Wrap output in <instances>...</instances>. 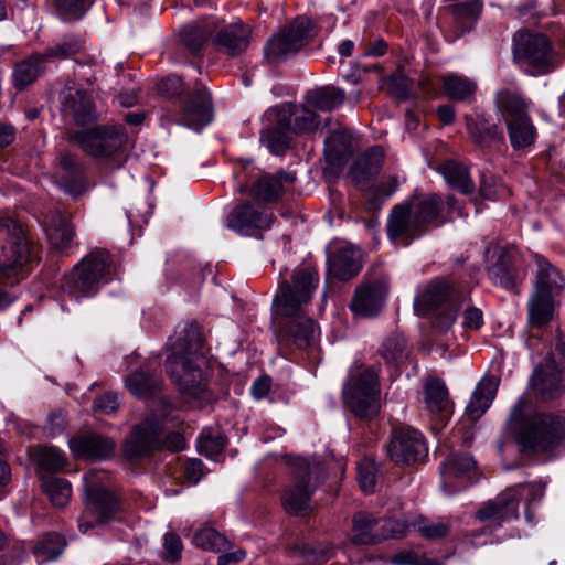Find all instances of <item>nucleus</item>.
Masks as SVG:
<instances>
[{
  "instance_id": "1",
  "label": "nucleus",
  "mask_w": 565,
  "mask_h": 565,
  "mask_svg": "<svg viewBox=\"0 0 565 565\" xmlns=\"http://www.w3.org/2000/svg\"><path fill=\"white\" fill-rule=\"evenodd\" d=\"M204 338L198 327L191 326L172 344V353L167 358L166 369L171 381L179 387L188 403H207L212 394L207 390L202 365Z\"/></svg>"
},
{
  "instance_id": "2",
  "label": "nucleus",
  "mask_w": 565,
  "mask_h": 565,
  "mask_svg": "<svg viewBox=\"0 0 565 565\" xmlns=\"http://www.w3.org/2000/svg\"><path fill=\"white\" fill-rule=\"evenodd\" d=\"M509 422L524 451L546 452L565 438V420L559 415L531 412L524 398H519L512 407Z\"/></svg>"
},
{
  "instance_id": "3",
  "label": "nucleus",
  "mask_w": 565,
  "mask_h": 565,
  "mask_svg": "<svg viewBox=\"0 0 565 565\" xmlns=\"http://www.w3.org/2000/svg\"><path fill=\"white\" fill-rule=\"evenodd\" d=\"M116 276L117 269L110 253L94 249L64 276L62 289L75 299L92 297L102 285L110 282Z\"/></svg>"
},
{
  "instance_id": "4",
  "label": "nucleus",
  "mask_w": 565,
  "mask_h": 565,
  "mask_svg": "<svg viewBox=\"0 0 565 565\" xmlns=\"http://www.w3.org/2000/svg\"><path fill=\"white\" fill-rule=\"evenodd\" d=\"M38 257V247L12 220L0 221V281L13 286L18 273Z\"/></svg>"
},
{
  "instance_id": "5",
  "label": "nucleus",
  "mask_w": 565,
  "mask_h": 565,
  "mask_svg": "<svg viewBox=\"0 0 565 565\" xmlns=\"http://www.w3.org/2000/svg\"><path fill=\"white\" fill-rule=\"evenodd\" d=\"M384 162V151L375 146L361 154L350 169V175L355 186L362 191H372V195L365 201V209L377 210L385 199L390 198L397 189V181L392 178L387 182L374 185L373 180L379 174Z\"/></svg>"
},
{
  "instance_id": "6",
  "label": "nucleus",
  "mask_w": 565,
  "mask_h": 565,
  "mask_svg": "<svg viewBox=\"0 0 565 565\" xmlns=\"http://www.w3.org/2000/svg\"><path fill=\"white\" fill-rule=\"evenodd\" d=\"M380 393L377 371L363 366L351 371L342 391L345 405L360 418H372L379 413Z\"/></svg>"
},
{
  "instance_id": "7",
  "label": "nucleus",
  "mask_w": 565,
  "mask_h": 565,
  "mask_svg": "<svg viewBox=\"0 0 565 565\" xmlns=\"http://www.w3.org/2000/svg\"><path fill=\"white\" fill-rule=\"evenodd\" d=\"M513 58L531 76L554 71L558 60L548 39L543 34L519 31L513 36Z\"/></svg>"
},
{
  "instance_id": "8",
  "label": "nucleus",
  "mask_w": 565,
  "mask_h": 565,
  "mask_svg": "<svg viewBox=\"0 0 565 565\" xmlns=\"http://www.w3.org/2000/svg\"><path fill=\"white\" fill-rule=\"evenodd\" d=\"M68 140L85 153L106 160L124 152L128 135L121 126H98L88 130H77L68 135Z\"/></svg>"
},
{
  "instance_id": "9",
  "label": "nucleus",
  "mask_w": 565,
  "mask_h": 565,
  "mask_svg": "<svg viewBox=\"0 0 565 565\" xmlns=\"http://www.w3.org/2000/svg\"><path fill=\"white\" fill-rule=\"evenodd\" d=\"M321 471L319 463L297 459L292 471V481L281 495V503L287 513L297 515L309 508L311 494L324 479Z\"/></svg>"
},
{
  "instance_id": "10",
  "label": "nucleus",
  "mask_w": 565,
  "mask_h": 565,
  "mask_svg": "<svg viewBox=\"0 0 565 565\" xmlns=\"http://www.w3.org/2000/svg\"><path fill=\"white\" fill-rule=\"evenodd\" d=\"M162 405L161 418L156 415L148 416L131 429L122 447L128 459L150 457L162 450V419L169 415V405L166 402Z\"/></svg>"
},
{
  "instance_id": "11",
  "label": "nucleus",
  "mask_w": 565,
  "mask_h": 565,
  "mask_svg": "<svg viewBox=\"0 0 565 565\" xmlns=\"http://www.w3.org/2000/svg\"><path fill=\"white\" fill-rule=\"evenodd\" d=\"M313 35L312 22L308 18L298 17L267 41L264 56L269 63L280 62L296 54Z\"/></svg>"
},
{
  "instance_id": "12",
  "label": "nucleus",
  "mask_w": 565,
  "mask_h": 565,
  "mask_svg": "<svg viewBox=\"0 0 565 565\" xmlns=\"http://www.w3.org/2000/svg\"><path fill=\"white\" fill-rule=\"evenodd\" d=\"M524 489L522 484L510 487L493 499L483 502L475 512L476 520L486 523L490 531H495L505 523L518 520Z\"/></svg>"
},
{
  "instance_id": "13",
  "label": "nucleus",
  "mask_w": 565,
  "mask_h": 565,
  "mask_svg": "<svg viewBox=\"0 0 565 565\" xmlns=\"http://www.w3.org/2000/svg\"><path fill=\"white\" fill-rule=\"evenodd\" d=\"M470 301V288L455 286L446 278L431 280L425 289L415 297L414 309L419 316L446 307L465 305Z\"/></svg>"
},
{
  "instance_id": "14",
  "label": "nucleus",
  "mask_w": 565,
  "mask_h": 565,
  "mask_svg": "<svg viewBox=\"0 0 565 565\" xmlns=\"http://www.w3.org/2000/svg\"><path fill=\"white\" fill-rule=\"evenodd\" d=\"M386 452L396 465L409 466L423 461L428 455V448L419 430L399 427L392 431Z\"/></svg>"
},
{
  "instance_id": "15",
  "label": "nucleus",
  "mask_w": 565,
  "mask_h": 565,
  "mask_svg": "<svg viewBox=\"0 0 565 565\" xmlns=\"http://www.w3.org/2000/svg\"><path fill=\"white\" fill-rule=\"evenodd\" d=\"M275 217L273 212L260 203L244 201L227 215V227L239 235L256 236L270 228Z\"/></svg>"
},
{
  "instance_id": "16",
  "label": "nucleus",
  "mask_w": 565,
  "mask_h": 565,
  "mask_svg": "<svg viewBox=\"0 0 565 565\" xmlns=\"http://www.w3.org/2000/svg\"><path fill=\"white\" fill-rule=\"evenodd\" d=\"M86 508L78 520V529L86 533L94 522L103 523L113 519L120 510L119 499L100 487H87Z\"/></svg>"
},
{
  "instance_id": "17",
  "label": "nucleus",
  "mask_w": 565,
  "mask_h": 565,
  "mask_svg": "<svg viewBox=\"0 0 565 565\" xmlns=\"http://www.w3.org/2000/svg\"><path fill=\"white\" fill-rule=\"evenodd\" d=\"M166 118L169 122L185 126L195 131L202 130L213 119V107L211 96L203 87H196L180 106L178 118L172 117L168 111Z\"/></svg>"
},
{
  "instance_id": "18",
  "label": "nucleus",
  "mask_w": 565,
  "mask_h": 565,
  "mask_svg": "<svg viewBox=\"0 0 565 565\" xmlns=\"http://www.w3.org/2000/svg\"><path fill=\"white\" fill-rule=\"evenodd\" d=\"M390 241L402 246L411 245L426 234L407 200L392 207L386 223Z\"/></svg>"
},
{
  "instance_id": "19",
  "label": "nucleus",
  "mask_w": 565,
  "mask_h": 565,
  "mask_svg": "<svg viewBox=\"0 0 565 565\" xmlns=\"http://www.w3.org/2000/svg\"><path fill=\"white\" fill-rule=\"evenodd\" d=\"M407 202L412 203V209L426 233L445 223L441 214L446 207L448 213L457 210V200L452 195L444 198L437 193L414 194Z\"/></svg>"
},
{
  "instance_id": "20",
  "label": "nucleus",
  "mask_w": 565,
  "mask_h": 565,
  "mask_svg": "<svg viewBox=\"0 0 565 565\" xmlns=\"http://www.w3.org/2000/svg\"><path fill=\"white\" fill-rule=\"evenodd\" d=\"M482 9L481 0H467L445 10L439 23L447 40L452 42L472 30Z\"/></svg>"
},
{
  "instance_id": "21",
  "label": "nucleus",
  "mask_w": 565,
  "mask_h": 565,
  "mask_svg": "<svg viewBox=\"0 0 565 565\" xmlns=\"http://www.w3.org/2000/svg\"><path fill=\"white\" fill-rule=\"evenodd\" d=\"M287 321L282 323L277 335L280 350H306L310 348L317 339L318 326L307 313L294 317H286Z\"/></svg>"
},
{
  "instance_id": "22",
  "label": "nucleus",
  "mask_w": 565,
  "mask_h": 565,
  "mask_svg": "<svg viewBox=\"0 0 565 565\" xmlns=\"http://www.w3.org/2000/svg\"><path fill=\"white\" fill-rule=\"evenodd\" d=\"M295 181L296 175L284 170L276 173H264L252 184L248 193L262 205L263 203H275L284 196Z\"/></svg>"
},
{
  "instance_id": "23",
  "label": "nucleus",
  "mask_w": 565,
  "mask_h": 565,
  "mask_svg": "<svg viewBox=\"0 0 565 565\" xmlns=\"http://www.w3.org/2000/svg\"><path fill=\"white\" fill-rule=\"evenodd\" d=\"M62 113L76 125L85 126L98 120V111L90 96L83 89L67 87L62 92Z\"/></svg>"
},
{
  "instance_id": "24",
  "label": "nucleus",
  "mask_w": 565,
  "mask_h": 565,
  "mask_svg": "<svg viewBox=\"0 0 565 565\" xmlns=\"http://www.w3.org/2000/svg\"><path fill=\"white\" fill-rule=\"evenodd\" d=\"M495 260L487 267L489 279L507 290L518 291V286L523 281L524 274L519 268L515 257L503 248L494 250Z\"/></svg>"
},
{
  "instance_id": "25",
  "label": "nucleus",
  "mask_w": 565,
  "mask_h": 565,
  "mask_svg": "<svg viewBox=\"0 0 565 565\" xmlns=\"http://www.w3.org/2000/svg\"><path fill=\"white\" fill-rule=\"evenodd\" d=\"M71 451L76 458L104 460L113 456L115 443L98 434H85L68 440Z\"/></svg>"
},
{
  "instance_id": "26",
  "label": "nucleus",
  "mask_w": 565,
  "mask_h": 565,
  "mask_svg": "<svg viewBox=\"0 0 565 565\" xmlns=\"http://www.w3.org/2000/svg\"><path fill=\"white\" fill-rule=\"evenodd\" d=\"M252 30L243 22L217 25L212 41L226 54L235 56L246 51L250 42Z\"/></svg>"
},
{
  "instance_id": "27",
  "label": "nucleus",
  "mask_w": 565,
  "mask_h": 565,
  "mask_svg": "<svg viewBox=\"0 0 565 565\" xmlns=\"http://www.w3.org/2000/svg\"><path fill=\"white\" fill-rule=\"evenodd\" d=\"M533 388L544 401H552L565 391V371L558 370L553 363L537 367L533 375Z\"/></svg>"
},
{
  "instance_id": "28",
  "label": "nucleus",
  "mask_w": 565,
  "mask_h": 565,
  "mask_svg": "<svg viewBox=\"0 0 565 565\" xmlns=\"http://www.w3.org/2000/svg\"><path fill=\"white\" fill-rule=\"evenodd\" d=\"M386 290L381 284L362 285L355 289L351 311L361 317H374L384 306Z\"/></svg>"
},
{
  "instance_id": "29",
  "label": "nucleus",
  "mask_w": 565,
  "mask_h": 565,
  "mask_svg": "<svg viewBox=\"0 0 565 565\" xmlns=\"http://www.w3.org/2000/svg\"><path fill=\"white\" fill-rule=\"evenodd\" d=\"M424 405L430 416L445 423L452 414V403L449 399L448 388L437 379L428 380L424 385Z\"/></svg>"
},
{
  "instance_id": "30",
  "label": "nucleus",
  "mask_w": 565,
  "mask_h": 565,
  "mask_svg": "<svg viewBox=\"0 0 565 565\" xmlns=\"http://www.w3.org/2000/svg\"><path fill=\"white\" fill-rule=\"evenodd\" d=\"M475 467L476 461L467 454L450 456L441 466L444 486L454 490L466 488L469 484L470 472Z\"/></svg>"
},
{
  "instance_id": "31",
  "label": "nucleus",
  "mask_w": 565,
  "mask_h": 565,
  "mask_svg": "<svg viewBox=\"0 0 565 565\" xmlns=\"http://www.w3.org/2000/svg\"><path fill=\"white\" fill-rule=\"evenodd\" d=\"M499 386V379L492 375L483 376L476 386L466 407V414L471 420H478L491 406Z\"/></svg>"
},
{
  "instance_id": "32",
  "label": "nucleus",
  "mask_w": 565,
  "mask_h": 565,
  "mask_svg": "<svg viewBox=\"0 0 565 565\" xmlns=\"http://www.w3.org/2000/svg\"><path fill=\"white\" fill-rule=\"evenodd\" d=\"M45 56L32 54L13 66L12 85L18 92H23L44 73Z\"/></svg>"
},
{
  "instance_id": "33",
  "label": "nucleus",
  "mask_w": 565,
  "mask_h": 565,
  "mask_svg": "<svg viewBox=\"0 0 565 565\" xmlns=\"http://www.w3.org/2000/svg\"><path fill=\"white\" fill-rule=\"evenodd\" d=\"M70 214L54 211L46 216L45 231L51 244L56 248H66L74 238L75 231L70 221Z\"/></svg>"
},
{
  "instance_id": "34",
  "label": "nucleus",
  "mask_w": 565,
  "mask_h": 565,
  "mask_svg": "<svg viewBox=\"0 0 565 565\" xmlns=\"http://www.w3.org/2000/svg\"><path fill=\"white\" fill-rule=\"evenodd\" d=\"M310 302L311 299H303L302 301L300 294L289 287L287 282H279L273 306L280 317H294L307 313Z\"/></svg>"
},
{
  "instance_id": "35",
  "label": "nucleus",
  "mask_w": 565,
  "mask_h": 565,
  "mask_svg": "<svg viewBox=\"0 0 565 565\" xmlns=\"http://www.w3.org/2000/svg\"><path fill=\"white\" fill-rule=\"evenodd\" d=\"M507 131L514 150L531 149L537 138V130L530 116L507 119Z\"/></svg>"
},
{
  "instance_id": "36",
  "label": "nucleus",
  "mask_w": 565,
  "mask_h": 565,
  "mask_svg": "<svg viewBox=\"0 0 565 565\" xmlns=\"http://www.w3.org/2000/svg\"><path fill=\"white\" fill-rule=\"evenodd\" d=\"M494 104L505 120L530 116L529 108L531 102L516 89L503 88L498 90L494 95Z\"/></svg>"
},
{
  "instance_id": "37",
  "label": "nucleus",
  "mask_w": 565,
  "mask_h": 565,
  "mask_svg": "<svg viewBox=\"0 0 565 565\" xmlns=\"http://www.w3.org/2000/svg\"><path fill=\"white\" fill-rule=\"evenodd\" d=\"M62 169L73 177V179L64 177L61 185L65 192L72 196L82 195L86 191V182L84 180V163L74 154L66 152L61 156L60 160Z\"/></svg>"
},
{
  "instance_id": "38",
  "label": "nucleus",
  "mask_w": 565,
  "mask_h": 565,
  "mask_svg": "<svg viewBox=\"0 0 565 565\" xmlns=\"http://www.w3.org/2000/svg\"><path fill=\"white\" fill-rule=\"evenodd\" d=\"M330 273L339 280H349L361 270L360 253L353 247L340 248L329 262Z\"/></svg>"
},
{
  "instance_id": "39",
  "label": "nucleus",
  "mask_w": 565,
  "mask_h": 565,
  "mask_svg": "<svg viewBox=\"0 0 565 565\" xmlns=\"http://www.w3.org/2000/svg\"><path fill=\"white\" fill-rule=\"evenodd\" d=\"M534 260L536 265L535 291L557 295L565 286L564 278L543 256L535 254Z\"/></svg>"
},
{
  "instance_id": "40",
  "label": "nucleus",
  "mask_w": 565,
  "mask_h": 565,
  "mask_svg": "<svg viewBox=\"0 0 565 565\" xmlns=\"http://www.w3.org/2000/svg\"><path fill=\"white\" fill-rule=\"evenodd\" d=\"M438 171L443 174L446 182L463 195H469L475 191V183L471 179L469 169L462 162L447 160L441 163Z\"/></svg>"
},
{
  "instance_id": "41",
  "label": "nucleus",
  "mask_w": 565,
  "mask_h": 565,
  "mask_svg": "<svg viewBox=\"0 0 565 565\" xmlns=\"http://www.w3.org/2000/svg\"><path fill=\"white\" fill-rule=\"evenodd\" d=\"M345 98L344 90L334 86H321L310 89L305 95L308 107L320 111H332L340 107Z\"/></svg>"
},
{
  "instance_id": "42",
  "label": "nucleus",
  "mask_w": 565,
  "mask_h": 565,
  "mask_svg": "<svg viewBox=\"0 0 565 565\" xmlns=\"http://www.w3.org/2000/svg\"><path fill=\"white\" fill-rule=\"evenodd\" d=\"M351 533V542L355 545L380 544L379 521L366 512L353 515Z\"/></svg>"
},
{
  "instance_id": "43",
  "label": "nucleus",
  "mask_w": 565,
  "mask_h": 565,
  "mask_svg": "<svg viewBox=\"0 0 565 565\" xmlns=\"http://www.w3.org/2000/svg\"><path fill=\"white\" fill-rule=\"evenodd\" d=\"M216 29V22L211 19H205L200 22L186 25L180 33L181 42L189 51L196 53L202 49L209 39L213 38Z\"/></svg>"
},
{
  "instance_id": "44",
  "label": "nucleus",
  "mask_w": 565,
  "mask_h": 565,
  "mask_svg": "<svg viewBox=\"0 0 565 565\" xmlns=\"http://www.w3.org/2000/svg\"><path fill=\"white\" fill-rule=\"evenodd\" d=\"M279 120L292 134L311 132L319 126V117L305 106L291 107L288 115H280Z\"/></svg>"
},
{
  "instance_id": "45",
  "label": "nucleus",
  "mask_w": 565,
  "mask_h": 565,
  "mask_svg": "<svg viewBox=\"0 0 565 565\" xmlns=\"http://www.w3.org/2000/svg\"><path fill=\"white\" fill-rule=\"evenodd\" d=\"M279 282H287L300 294L302 300L312 299L319 285V273L316 267L302 265L294 269L289 280L284 279Z\"/></svg>"
},
{
  "instance_id": "46",
  "label": "nucleus",
  "mask_w": 565,
  "mask_h": 565,
  "mask_svg": "<svg viewBox=\"0 0 565 565\" xmlns=\"http://www.w3.org/2000/svg\"><path fill=\"white\" fill-rule=\"evenodd\" d=\"M555 295L535 291L529 302V323L532 327L542 328L553 318Z\"/></svg>"
},
{
  "instance_id": "47",
  "label": "nucleus",
  "mask_w": 565,
  "mask_h": 565,
  "mask_svg": "<svg viewBox=\"0 0 565 565\" xmlns=\"http://www.w3.org/2000/svg\"><path fill=\"white\" fill-rule=\"evenodd\" d=\"M451 527L452 519L450 516L431 520L423 515H418L412 520V529L418 532L423 539L428 541L440 540L448 536Z\"/></svg>"
},
{
  "instance_id": "48",
  "label": "nucleus",
  "mask_w": 565,
  "mask_h": 565,
  "mask_svg": "<svg viewBox=\"0 0 565 565\" xmlns=\"http://www.w3.org/2000/svg\"><path fill=\"white\" fill-rule=\"evenodd\" d=\"M351 153V136L345 129L330 134L324 141V156L333 166H340Z\"/></svg>"
},
{
  "instance_id": "49",
  "label": "nucleus",
  "mask_w": 565,
  "mask_h": 565,
  "mask_svg": "<svg viewBox=\"0 0 565 565\" xmlns=\"http://www.w3.org/2000/svg\"><path fill=\"white\" fill-rule=\"evenodd\" d=\"M467 129L471 139L479 145L502 140L503 132L499 125L490 122L483 116L466 117Z\"/></svg>"
},
{
  "instance_id": "50",
  "label": "nucleus",
  "mask_w": 565,
  "mask_h": 565,
  "mask_svg": "<svg viewBox=\"0 0 565 565\" xmlns=\"http://www.w3.org/2000/svg\"><path fill=\"white\" fill-rule=\"evenodd\" d=\"M443 88L448 98L466 102L473 98L477 84L468 77L448 74L443 77Z\"/></svg>"
},
{
  "instance_id": "51",
  "label": "nucleus",
  "mask_w": 565,
  "mask_h": 565,
  "mask_svg": "<svg viewBox=\"0 0 565 565\" xmlns=\"http://www.w3.org/2000/svg\"><path fill=\"white\" fill-rule=\"evenodd\" d=\"M161 379L158 374L140 369L126 379V386L131 394L147 397L160 388Z\"/></svg>"
},
{
  "instance_id": "52",
  "label": "nucleus",
  "mask_w": 565,
  "mask_h": 565,
  "mask_svg": "<svg viewBox=\"0 0 565 565\" xmlns=\"http://www.w3.org/2000/svg\"><path fill=\"white\" fill-rule=\"evenodd\" d=\"M377 352L387 365H399L407 359L409 347L402 334H392L383 341Z\"/></svg>"
},
{
  "instance_id": "53",
  "label": "nucleus",
  "mask_w": 565,
  "mask_h": 565,
  "mask_svg": "<svg viewBox=\"0 0 565 565\" xmlns=\"http://www.w3.org/2000/svg\"><path fill=\"white\" fill-rule=\"evenodd\" d=\"M42 488L53 505L65 507L72 497V487L68 480L56 477H42Z\"/></svg>"
},
{
  "instance_id": "54",
  "label": "nucleus",
  "mask_w": 565,
  "mask_h": 565,
  "mask_svg": "<svg viewBox=\"0 0 565 565\" xmlns=\"http://www.w3.org/2000/svg\"><path fill=\"white\" fill-rule=\"evenodd\" d=\"M65 546L66 543L60 534L49 533L38 541L32 552L39 563H45L56 559Z\"/></svg>"
},
{
  "instance_id": "55",
  "label": "nucleus",
  "mask_w": 565,
  "mask_h": 565,
  "mask_svg": "<svg viewBox=\"0 0 565 565\" xmlns=\"http://www.w3.org/2000/svg\"><path fill=\"white\" fill-rule=\"evenodd\" d=\"M193 544L198 548L214 553H221L231 546L224 534L210 526H203L194 533Z\"/></svg>"
},
{
  "instance_id": "56",
  "label": "nucleus",
  "mask_w": 565,
  "mask_h": 565,
  "mask_svg": "<svg viewBox=\"0 0 565 565\" xmlns=\"http://www.w3.org/2000/svg\"><path fill=\"white\" fill-rule=\"evenodd\" d=\"M67 465L65 452L55 447H43L38 452V466L49 472L62 471Z\"/></svg>"
},
{
  "instance_id": "57",
  "label": "nucleus",
  "mask_w": 565,
  "mask_h": 565,
  "mask_svg": "<svg viewBox=\"0 0 565 565\" xmlns=\"http://www.w3.org/2000/svg\"><path fill=\"white\" fill-rule=\"evenodd\" d=\"M93 0H53L57 15L64 21L79 20Z\"/></svg>"
},
{
  "instance_id": "58",
  "label": "nucleus",
  "mask_w": 565,
  "mask_h": 565,
  "mask_svg": "<svg viewBox=\"0 0 565 565\" xmlns=\"http://www.w3.org/2000/svg\"><path fill=\"white\" fill-rule=\"evenodd\" d=\"M226 438L222 434H212L210 431H203L196 441L198 451L207 457L215 458L225 448Z\"/></svg>"
},
{
  "instance_id": "59",
  "label": "nucleus",
  "mask_w": 565,
  "mask_h": 565,
  "mask_svg": "<svg viewBox=\"0 0 565 565\" xmlns=\"http://www.w3.org/2000/svg\"><path fill=\"white\" fill-rule=\"evenodd\" d=\"M84 49V42L75 36L65 38L56 45L49 47L42 56H45V62L51 57H58L61 60L72 57L78 54Z\"/></svg>"
},
{
  "instance_id": "60",
  "label": "nucleus",
  "mask_w": 565,
  "mask_h": 565,
  "mask_svg": "<svg viewBox=\"0 0 565 565\" xmlns=\"http://www.w3.org/2000/svg\"><path fill=\"white\" fill-rule=\"evenodd\" d=\"M358 482L365 493L374 491L379 467L371 458H364L358 463Z\"/></svg>"
},
{
  "instance_id": "61",
  "label": "nucleus",
  "mask_w": 565,
  "mask_h": 565,
  "mask_svg": "<svg viewBox=\"0 0 565 565\" xmlns=\"http://www.w3.org/2000/svg\"><path fill=\"white\" fill-rule=\"evenodd\" d=\"M412 529V521H402L396 519H385L379 523L380 543L385 540L391 539H401L407 534V532Z\"/></svg>"
},
{
  "instance_id": "62",
  "label": "nucleus",
  "mask_w": 565,
  "mask_h": 565,
  "mask_svg": "<svg viewBox=\"0 0 565 565\" xmlns=\"http://www.w3.org/2000/svg\"><path fill=\"white\" fill-rule=\"evenodd\" d=\"M287 132L285 125L279 120L278 127L267 129L263 135L267 147L273 153L280 154L288 148L289 138Z\"/></svg>"
},
{
  "instance_id": "63",
  "label": "nucleus",
  "mask_w": 565,
  "mask_h": 565,
  "mask_svg": "<svg viewBox=\"0 0 565 565\" xmlns=\"http://www.w3.org/2000/svg\"><path fill=\"white\" fill-rule=\"evenodd\" d=\"M508 193L504 184L492 174H482L479 186V194L484 200H498Z\"/></svg>"
},
{
  "instance_id": "64",
  "label": "nucleus",
  "mask_w": 565,
  "mask_h": 565,
  "mask_svg": "<svg viewBox=\"0 0 565 565\" xmlns=\"http://www.w3.org/2000/svg\"><path fill=\"white\" fill-rule=\"evenodd\" d=\"M294 552L297 553L306 563L310 565L322 564L329 558V548L316 547L310 544H300L294 546Z\"/></svg>"
}]
</instances>
